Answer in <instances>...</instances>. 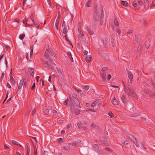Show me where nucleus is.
Masks as SVG:
<instances>
[{
	"mask_svg": "<svg viewBox=\"0 0 155 155\" xmlns=\"http://www.w3.org/2000/svg\"><path fill=\"white\" fill-rule=\"evenodd\" d=\"M69 98L70 103H74L76 105L78 104L79 100L76 94L73 93L71 95H70Z\"/></svg>",
	"mask_w": 155,
	"mask_h": 155,
	"instance_id": "nucleus-1",
	"label": "nucleus"
},
{
	"mask_svg": "<svg viewBox=\"0 0 155 155\" xmlns=\"http://www.w3.org/2000/svg\"><path fill=\"white\" fill-rule=\"evenodd\" d=\"M124 89L125 92L126 94L129 96H134L135 94V93L134 92L132 91L129 88L124 87Z\"/></svg>",
	"mask_w": 155,
	"mask_h": 155,
	"instance_id": "nucleus-2",
	"label": "nucleus"
},
{
	"mask_svg": "<svg viewBox=\"0 0 155 155\" xmlns=\"http://www.w3.org/2000/svg\"><path fill=\"white\" fill-rule=\"evenodd\" d=\"M42 64L46 67H48L49 68L52 70L54 69V68L50 65L48 61H43Z\"/></svg>",
	"mask_w": 155,
	"mask_h": 155,
	"instance_id": "nucleus-3",
	"label": "nucleus"
},
{
	"mask_svg": "<svg viewBox=\"0 0 155 155\" xmlns=\"http://www.w3.org/2000/svg\"><path fill=\"white\" fill-rule=\"evenodd\" d=\"M100 76L101 78L104 81H105L106 80V73L104 71H102V72L100 73Z\"/></svg>",
	"mask_w": 155,
	"mask_h": 155,
	"instance_id": "nucleus-4",
	"label": "nucleus"
},
{
	"mask_svg": "<svg viewBox=\"0 0 155 155\" xmlns=\"http://www.w3.org/2000/svg\"><path fill=\"white\" fill-rule=\"evenodd\" d=\"M127 70V72L128 74V77L130 79V81H131L133 79V75L132 73L129 70H127V69H126Z\"/></svg>",
	"mask_w": 155,
	"mask_h": 155,
	"instance_id": "nucleus-5",
	"label": "nucleus"
},
{
	"mask_svg": "<svg viewBox=\"0 0 155 155\" xmlns=\"http://www.w3.org/2000/svg\"><path fill=\"white\" fill-rule=\"evenodd\" d=\"M23 85V82L21 80L20 81V82L19 84L18 87V92H19V93H20L21 91V89L22 86Z\"/></svg>",
	"mask_w": 155,
	"mask_h": 155,
	"instance_id": "nucleus-6",
	"label": "nucleus"
},
{
	"mask_svg": "<svg viewBox=\"0 0 155 155\" xmlns=\"http://www.w3.org/2000/svg\"><path fill=\"white\" fill-rule=\"evenodd\" d=\"M70 110L71 112L72 113H73L75 111V109L73 103H70Z\"/></svg>",
	"mask_w": 155,
	"mask_h": 155,
	"instance_id": "nucleus-7",
	"label": "nucleus"
},
{
	"mask_svg": "<svg viewBox=\"0 0 155 155\" xmlns=\"http://www.w3.org/2000/svg\"><path fill=\"white\" fill-rule=\"evenodd\" d=\"M94 15H99V11L97 9V6L96 5L94 6Z\"/></svg>",
	"mask_w": 155,
	"mask_h": 155,
	"instance_id": "nucleus-8",
	"label": "nucleus"
},
{
	"mask_svg": "<svg viewBox=\"0 0 155 155\" xmlns=\"http://www.w3.org/2000/svg\"><path fill=\"white\" fill-rule=\"evenodd\" d=\"M132 5L134 7V8L135 10L138 9L139 10L140 9V7H137V5L135 2H134L132 3Z\"/></svg>",
	"mask_w": 155,
	"mask_h": 155,
	"instance_id": "nucleus-9",
	"label": "nucleus"
},
{
	"mask_svg": "<svg viewBox=\"0 0 155 155\" xmlns=\"http://www.w3.org/2000/svg\"><path fill=\"white\" fill-rule=\"evenodd\" d=\"M30 21L26 20H24L23 22L24 24L25 25V27H29L30 26H32V25L31 24H29L28 22L29 21Z\"/></svg>",
	"mask_w": 155,
	"mask_h": 155,
	"instance_id": "nucleus-10",
	"label": "nucleus"
},
{
	"mask_svg": "<svg viewBox=\"0 0 155 155\" xmlns=\"http://www.w3.org/2000/svg\"><path fill=\"white\" fill-rule=\"evenodd\" d=\"M45 57L47 58H48L49 59H50V57L49 56V50L47 49L45 51Z\"/></svg>",
	"mask_w": 155,
	"mask_h": 155,
	"instance_id": "nucleus-11",
	"label": "nucleus"
},
{
	"mask_svg": "<svg viewBox=\"0 0 155 155\" xmlns=\"http://www.w3.org/2000/svg\"><path fill=\"white\" fill-rule=\"evenodd\" d=\"M94 21L95 23L96 21H98L99 19V17L98 15H94Z\"/></svg>",
	"mask_w": 155,
	"mask_h": 155,
	"instance_id": "nucleus-12",
	"label": "nucleus"
},
{
	"mask_svg": "<svg viewBox=\"0 0 155 155\" xmlns=\"http://www.w3.org/2000/svg\"><path fill=\"white\" fill-rule=\"evenodd\" d=\"M10 80L11 82V83L13 84V85H15V81L14 79L12 77V73H11L10 74Z\"/></svg>",
	"mask_w": 155,
	"mask_h": 155,
	"instance_id": "nucleus-13",
	"label": "nucleus"
},
{
	"mask_svg": "<svg viewBox=\"0 0 155 155\" xmlns=\"http://www.w3.org/2000/svg\"><path fill=\"white\" fill-rule=\"evenodd\" d=\"M127 136L129 137L133 141L136 139L135 137L133 136L132 135L130 134H127Z\"/></svg>",
	"mask_w": 155,
	"mask_h": 155,
	"instance_id": "nucleus-14",
	"label": "nucleus"
},
{
	"mask_svg": "<svg viewBox=\"0 0 155 155\" xmlns=\"http://www.w3.org/2000/svg\"><path fill=\"white\" fill-rule=\"evenodd\" d=\"M91 58L92 57L91 55L87 56L85 58V59L87 62L89 63L91 61Z\"/></svg>",
	"mask_w": 155,
	"mask_h": 155,
	"instance_id": "nucleus-15",
	"label": "nucleus"
},
{
	"mask_svg": "<svg viewBox=\"0 0 155 155\" xmlns=\"http://www.w3.org/2000/svg\"><path fill=\"white\" fill-rule=\"evenodd\" d=\"M102 41L103 43V45L106 48L107 47V41L106 40V39L105 38H102Z\"/></svg>",
	"mask_w": 155,
	"mask_h": 155,
	"instance_id": "nucleus-16",
	"label": "nucleus"
},
{
	"mask_svg": "<svg viewBox=\"0 0 155 155\" xmlns=\"http://www.w3.org/2000/svg\"><path fill=\"white\" fill-rule=\"evenodd\" d=\"M67 55L69 58L70 60H71V61L73 62L74 61L72 57L71 52L70 51H68L67 53Z\"/></svg>",
	"mask_w": 155,
	"mask_h": 155,
	"instance_id": "nucleus-17",
	"label": "nucleus"
},
{
	"mask_svg": "<svg viewBox=\"0 0 155 155\" xmlns=\"http://www.w3.org/2000/svg\"><path fill=\"white\" fill-rule=\"evenodd\" d=\"M28 71L31 75L33 76L34 74V69L32 68H30L29 69Z\"/></svg>",
	"mask_w": 155,
	"mask_h": 155,
	"instance_id": "nucleus-18",
	"label": "nucleus"
},
{
	"mask_svg": "<svg viewBox=\"0 0 155 155\" xmlns=\"http://www.w3.org/2000/svg\"><path fill=\"white\" fill-rule=\"evenodd\" d=\"M64 27L63 30V33L64 34H66L68 31L66 25H65L64 26H63Z\"/></svg>",
	"mask_w": 155,
	"mask_h": 155,
	"instance_id": "nucleus-19",
	"label": "nucleus"
},
{
	"mask_svg": "<svg viewBox=\"0 0 155 155\" xmlns=\"http://www.w3.org/2000/svg\"><path fill=\"white\" fill-rule=\"evenodd\" d=\"M92 0H89L87 3L85 4V5L87 7H91V5Z\"/></svg>",
	"mask_w": 155,
	"mask_h": 155,
	"instance_id": "nucleus-20",
	"label": "nucleus"
},
{
	"mask_svg": "<svg viewBox=\"0 0 155 155\" xmlns=\"http://www.w3.org/2000/svg\"><path fill=\"white\" fill-rule=\"evenodd\" d=\"M121 99L123 103H126L127 101V99L125 97V96L124 94L121 97Z\"/></svg>",
	"mask_w": 155,
	"mask_h": 155,
	"instance_id": "nucleus-21",
	"label": "nucleus"
},
{
	"mask_svg": "<svg viewBox=\"0 0 155 155\" xmlns=\"http://www.w3.org/2000/svg\"><path fill=\"white\" fill-rule=\"evenodd\" d=\"M112 103L113 104L115 105L118 104V103L115 97H114L113 100L112 101Z\"/></svg>",
	"mask_w": 155,
	"mask_h": 155,
	"instance_id": "nucleus-22",
	"label": "nucleus"
},
{
	"mask_svg": "<svg viewBox=\"0 0 155 155\" xmlns=\"http://www.w3.org/2000/svg\"><path fill=\"white\" fill-rule=\"evenodd\" d=\"M12 143L14 145L19 146H20L21 147H22L21 145L19 144L18 143L17 141H16L14 140H12Z\"/></svg>",
	"mask_w": 155,
	"mask_h": 155,
	"instance_id": "nucleus-23",
	"label": "nucleus"
},
{
	"mask_svg": "<svg viewBox=\"0 0 155 155\" xmlns=\"http://www.w3.org/2000/svg\"><path fill=\"white\" fill-rule=\"evenodd\" d=\"M26 147L27 148V152L28 153L27 155H29L30 151V145L28 143H27L26 144Z\"/></svg>",
	"mask_w": 155,
	"mask_h": 155,
	"instance_id": "nucleus-24",
	"label": "nucleus"
},
{
	"mask_svg": "<svg viewBox=\"0 0 155 155\" xmlns=\"http://www.w3.org/2000/svg\"><path fill=\"white\" fill-rule=\"evenodd\" d=\"M121 4L122 5L124 6H126L128 5L127 2L126 1H121L120 2Z\"/></svg>",
	"mask_w": 155,
	"mask_h": 155,
	"instance_id": "nucleus-25",
	"label": "nucleus"
},
{
	"mask_svg": "<svg viewBox=\"0 0 155 155\" xmlns=\"http://www.w3.org/2000/svg\"><path fill=\"white\" fill-rule=\"evenodd\" d=\"M49 55H51L53 57H55V54L54 52L52 50H49Z\"/></svg>",
	"mask_w": 155,
	"mask_h": 155,
	"instance_id": "nucleus-26",
	"label": "nucleus"
},
{
	"mask_svg": "<svg viewBox=\"0 0 155 155\" xmlns=\"http://www.w3.org/2000/svg\"><path fill=\"white\" fill-rule=\"evenodd\" d=\"M114 24L116 26H119V24L118 23V21H117V20L116 18H114Z\"/></svg>",
	"mask_w": 155,
	"mask_h": 155,
	"instance_id": "nucleus-27",
	"label": "nucleus"
},
{
	"mask_svg": "<svg viewBox=\"0 0 155 155\" xmlns=\"http://www.w3.org/2000/svg\"><path fill=\"white\" fill-rule=\"evenodd\" d=\"M32 22L33 23V24L35 26V27H36L37 28H38L40 26L39 24L37 22H36L34 21V22Z\"/></svg>",
	"mask_w": 155,
	"mask_h": 155,
	"instance_id": "nucleus-28",
	"label": "nucleus"
},
{
	"mask_svg": "<svg viewBox=\"0 0 155 155\" xmlns=\"http://www.w3.org/2000/svg\"><path fill=\"white\" fill-rule=\"evenodd\" d=\"M87 31H88V32L89 34L90 35H92L94 34V32L93 31H92L89 28H87Z\"/></svg>",
	"mask_w": 155,
	"mask_h": 155,
	"instance_id": "nucleus-29",
	"label": "nucleus"
},
{
	"mask_svg": "<svg viewBox=\"0 0 155 155\" xmlns=\"http://www.w3.org/2000/svg\"><path fill=\"white\" fill-rule=\"evenodd\" d=\"M94 149L95 150L97 151L99 149V147L97 144H94Z\"/></svg>",
	"mask_w": 155,
	"mask_h": 155,
	"instance_id": "nucleus-30",
	"label": "nucleus"
},
{
	"mask_svg": "<svg viewBox=\"0 0 155 155\" xmlns=\"http://www.w3.org/2000/svg\"><path fill=\"white\" fill-rule=\"evenodd\" d=\"M97 103V101L96 100L94 101L91 105V106L92 107H94L96 105Z\"/></svg>",
	"mask_w": 155,
	"mask_h": 155,
	"instance_id": "nucleus-31",
	"label": "nucleus"
},
{
	"mask_svg": "<svg viewBox=\"0 0 155 155\" xmlns=\"http://www.w3.org/2000/svg\"><path fill=\"white\" fill-rule=\"evenodd\" d=\"M25 36V34H22L19 35V38L21 40H22L24 38Z\"/></svg>",
	"mask_w": 155,
	"mask_h": 155,
	"instance_id": "nucleus-32",
	"label": "nucleus"
},
{
	"mask_svg": "<svg viewBox=\"0 0 155 155\" xmlns=\"http://www.w3.org/2000/svg\"><path fill=\"white\" fill-rule=\"evenodd\" d=\"M74 112H75V114L78 115L80 113L81 111L78 109H77Z\"/></svg>",
	"mask_w": 155,
	"mask_h": 155,
	"instance_id": "nucleus-33",
	"label": "nucleus"
},
{
	"mask_svg": "<svg viewBox=\"0 0 155 155\" xmlns=\"http://www.w3.org/2000/svg\"><path fill=\"white\" fill-rule=\"evenodd\" d=\"M9 92H10V91H7L6 97H5V99L4 100V101L3 102V103H4L5 102V101L8 98V95L9 93Z\"/></svg>",
	"mask_w": 155,
	"mask_h": 155,
	"instance_id": "nucleus-34",
	"label": "nucleus"
},
{
	"mask_svg": "<svg viewBox=\"0 0 155 155\" xmlns=\"http://www.w3.org/2000/svg\"><path fill=\"white\" fill-rule=\"evenodd\" d=\"M78 38L80 39V40H83L84 41V40L82 37L81 36V35H78Z\"/></svg>",
	"mask_w": 155,
	"mask_h": 155,
	"instance_id": "nucleus-35",
	"label": "nucleus"
},
{
	"mask_svg": "<svg viewBox=\"0 0 155 155\" xmlns=\"http://www.w3.org/2000/svg\"><path fill=\"white\" fill-rule=\"evenodd\" d=\"M133 142H134L137 147H139L138 143L136 139L135 140H134Z\"/></svg>",
	"mask_w": 155,
	"mask_h": 155,
	"instance_id": "nucleus-36",
	"label": "nucleus"
},
{
	"mask_svg": "<svg viewBox=\"0 0 155 155\" xmlns=\"http://www.w3.org/2000/svg\"><path fill=\"white\" fill-rule=\"evenodd\" d=\"M116 31L118 33L119 36H120L121 33V31L120 29L117 28L116 29Z\"/></svg>",
	"mask_w": 155,
	"mask_h": 155,
	"instance_id": "nucleus-37",
	"label": "nucleus"
},
{
	"mask_svg": "<svg viewBox=\"0 0 155 155\" xmlns=\"http://www.w3.org/2000/svg\"><path fill=\"white\" fill-rule=\"evenodd\" d=\"M108 115L111 118H112L114 117V114L111 112L110 111L108 113Z\"/></svg>",
	"mask_w": 155,
	"mask_h": 155,
	"instance_id": "nucleus-38",
	"label": "nucleus"
},
{
	"mask_svg": "<svg viewBox=\"0 0 155 155\" xmlns=\"http://www.w3.org/2000/svg\"><path fill=\"white\" fill-rule=\"evenodd\" d=\"M83 89H84L86 91H87L88 90L89 88V86L88 85H86L85 86H83L82 87Z\"/></svg>",
	"mask_w": 155,
	"mask_h": 155,
	"instance_id": "nucleus-39",
	"label": "nucleus"
},
{
	"mask_svg": "<svg viewBox=\"0 0 155 155\" xmlns=\"http://www.w3.org/2000/svg\"><path fill=\"white\" fill-rule=\"evenodd\" d=\"M57 71L60 74H62V73L61 69L59 68H56Z\"/></svg>",
	"mask_w": 155,
	"mask_h": 155,
	"instance_id": "nucleus-40",
	"label": "nucleus"
},
{
	"mask_svg": "<svg viewBox=\"0 0 155 155\" xmlns=\"http://www.w3.org/2000/svg\"><path fill=\"white\" fill-rule=\"evenodd\" d=\"M77 126L80 129H81L82 128L81 124V123H78L77 124Z\"/></svg>",
	"mask_w": 155,
	"mask_h": 155,
	"instance_id": "nucleus-41",
	"label": "nucleus"
},
{
	"mask_svg": "<svg viewBox=\"0 0 155 155\" xmlns=\"http://www.w3.org/2000/svg\"><path fill=\"white\" fill-rule=\"evenodd\" d=\"M101 18H104V12L103 11V9H102L101 12Z\"/></svg>",
	"mask_w": 155,
	"mask_h": 155,
	"instance_id": "nucleus-42",
	"label": "nucleus"
},
{
	"mask_svg": "<svg viewBox=\"0 0 155 155\" xmlns=\"http://www.w3.org/2000/svg\"><path fill=\"white\" fill-rule=\"evenodd\" d=\"M30 18H31V21H32V22H34V20L33 15V14L32 13L31 14V15H30Z\"/></svg>",
	"mask_w": 155,
	"mask_h": 155,
	"instance_id": "nucleus-43",
	"label": "nucleus"
},
{
	"mask_svg": "<svg viewBox=\"0 0 155 155\" xmlns=\"http://www.w3.org/2000/svg\"><path fill=\"white\" fill-rule=\"evenodd\" d=\"M103 18H101L100 19V24L101 26H102L103 24Z\"/></svg>",
	"mask_w": 155,
	"mask_h": 155,
	"instance_id": "nucleus-44",
	"label": "nucleus"
},
{
	"mask_svg": "<svg viewBox=\"0 0 155 155\" xmlns=\"http://www.w3.org/2000/svg\"><path fill=\"white\" fill-rule=\"evenodd\" d=\"M69 100L68 98H67V99L65 100L64 101V103L66 105H68V102Z\"/></svg>",
	"mask_w": 155,
	"mask_h": 155,
	"instance_id": "nucleus-45",
	"label": "nucleus"
},
{
	"mask_svg": "<svg viewBox=\"0 0 155 155\" xmlns=\"http://www.w3.org/2000/svg\"><path fill=\"white\" fill-rule=\"evenodd\" d=\"M49 62L50 63L52 64H53L55 66L56 65L54 64V62L52 61V59H50V58L49 59Z\"/></svg>",
	"mask_w": 155,
	"mask_h": 155,
	"instance_id": "nucleus-46",
	"label": "nucleus"
},
{
	"mask_svg": "<svg viewBox=\"0 0 155 155\" xmlns=\"http://www.w3.org/2000/svg\"><path fill=\"white\" fill-rule=\"evenodd\" d=\"M5 76V74L4 73H2V74L1 76V77L0 78L1 80L2 81L3 78Z\"/></svg>",
	"mask_w": 155,
	"mask_h": 155,
	"instance_id": "nucleus-47",
	"label": "nucleus"
},
{
	"mask_svg": "<svg viewBox=\"0 0 155 155\" xmlns=\"http://www.w3.org/2000/svg\"><path fill=\"white\" fill-rule=\"evenodd\" d=\"M23 81L24 84V85L25 86V87L26 88L27 87V86L26 85V84L27 83L26 80V79H23Z\"/></svg>",
	"mask_w": 155,
	"mask_h": 155,
	"instance_id": "nucleus-48",
	"label": "nucleus"
},
{
	"mask_svg": "<svg viewBox=\"0 0 155 155\" xmlns=\"http://www.w3.org/2000/svg\"><path fill=\"white\" fill-rule=\"evenodd\" d=\"M137 2L139 5H142L143 4V2L141 0H138Z\"/></svg>",
	"mask_w": 155,
	"mask_h": 155,
	"instance_id": "nucleus-49",
	"label": "nucleus"
},
{
	"mask_svg": "<svg viewBox=\"0 0 155 155\" xmlns=\"http://www.w3.org/2000/svg\"><path fill=\"white\" fill-rule=\"evenodd\" d=\"M37 150L36 147L34 149V155H37Z\"/></svg>",
	"mask_w": 155,
	"mask_h": 155,
	"instance_id": "nucleus-50",
	"label": "nucleus"
},
{
	"mask_svg": "<svg viewBox=\"0 0 155 155\" xmlns=\"http://www.w3.org/2000/svg\"><path fill=\"white\" fill-rule=\"evenodd\" d=\"M142 21H143V24L144 25H145V24L147 23V21L146 19H143Z\"/></svg>",
	"mask_w": 155,
	"mask_h": 155,
	"instance_id": "nucleus-51",
	"label": "nucleus"
},
{
	"mask_svg": "<svg viewBox=\"0 0 155 155\" xmlns=\"http://www.w3.org/2000/svg\"><path fill=\"white\" fill-rule=\"evenodd\" d=\"M35 83L34 82L33 84V85L31 87V90H33L35 87Z\"/></svg>",
	"mask_w": 155,
	"mask_h": 155,
	"instance_id": "nucleus-52",
	"label": "nucleus"
},
{
	"mask_svg": "<svg viewBox=\"0 0 155 155\" xmlns=\"http://www.w3.org/2000/svg\"><path fill=\"white\" fill-rule=\"evenodd\" d=\"M136 40V41L139 42L140 41V39L139 38H138L136 36L135 37Z\"/></svg>",
	"mask_w": 155,
	"mask_h": 155,
	"instance_id": "nucleus-53",
	"label": "nucleus"
},
{
	"mask_svg": "<svg viewBox=\"0 0 155 155\" xmlns=\"http://www.w3.org/2000/svg\"><path fill=\"white\" fill-rule=\"evenodd\" d=\"M75 90L77 91V92L78 93H81L82 91L81 90H80V89H78L77 88H75Z\"/></svg>",
	"mask_w": 155,
	"mask_h": 155,
	"instance_id": "nucleus-54",
	"label": "nucleus"
},
{
	"mask_svg": "<svg viewBox=\"0 0 155 155\" xmlns=\"http://www.w3.org/2000/svg\"><path fill=\"white\" fill-rule=\"evenodd\" d=\"M64 147L65 149L66 150H69L70 149V147L69 146Z\"/></svg>",
	"mask_w": 155,
	"mask_h": 155,
	"instance_id": "nucleus-55",
	"label": "nucleus"
},
{
	"mask_svg": "<svg viewBox=\"0 0 155 155\" xmlns=\"http://www.w3.org/2000/svg\"><path fill=\"white\" fill-rule=\"evenodd\" d=\"M81 22H79L78 23V28H79V29H80L81 28Z\"/></svg>",
	"mask_w": 155,
	"mask_h": 155,
	"instance_id": "nucleus-56",
	"label": "nucleus"
},
{
	"mask_svg": "<svg viewBox=\"0 0 155 155\" xmlns=\"http://www.w3.org/2000/svg\"><path fill=\"white\" fill-rule=\"evenodd\" d=\"M111 78V75L110 74H109L108 75L107 78V80H110V79Z\"/></svg>",
	"mask_w": 155,
	"mask_h": 155,
	"instance_id": "nucleus-57",
	"label": "nucleus"
},
{
	"mask_svg": "<svg viewBox=\"0 0 155 155\" xmlns=\"http://www.w3.org/2000/svg\"><path fill=\"white\" fill-rule=\"evenodd\" d=\"M36 112V110L35 109H34L32 110V114L33 115H34V114Z\"/></svg>",
	"mask_w": 155,
	"mask_h": 155,
	"instance_id": "nucleus-58",
	"label": "nucleus"
},
{
	"mask_svg": "<svg viewBox=\"0 0 155 155\" xmlns=\"http://www.w3.org/2000/svg\"><path fill=\"white\" fill-rule=\"evenodd\" d=\"M144 2L146 4V5H149V4L148 3V0H143Z\"/></svg>",
	"mask_w": 155,
	"mask_h": 155,
	"instance_id": "nucleus-59",
	"label": "nucleus"
},
{
	"mask_svg": "<svg viewBox=\"0 0 155 155\" xmlns=\"http://www.w3.org/2000/svg\"><path fill=\"white\" fill-rule=\"evenodd\" d=\"M45 113L46 114L48 115L49 113V110L48 109H46L45 111Z\"/></svg>",
	"mask_w": 155,
	"mask_h": 155,
	"instance_id": "nucleus-60",
	"label": "nucleus"
},
{
	"mask_svg": "<svg viewBox=\"0 0 155 155\" xmlns=\"http://www.w3.org/2000/svg\"><path fill=\"white\" fill-rule=\"evenodd\" d=\"M27 0H23V4L22 6H24L25 5V4H26V1Z\"/></svg>",
	"mask_w": 155,
	"mask_h": 155,
	"instance_id": "nucleus-61",
	"label": "nucleus"
},
{
	"mask_svg": "<svg viewBox=\"0 0 155 155\" xmlns=\"http://www.w3.org/2000/svg\"><path fill=\"white\" fill-rule=\"evenodd\" d=\"M107 68V67H104L102 68V70L103 71H104Z\"/></svg>",
	"mask_w": 155,
	"mask_h": 155,
	"instance_id": "nucleus-62",
	"label": "nucleus"
},
{
	"mask_svg": "<svg viewBox=\"0 0 155 155\" xmlns=\"http://www.w3.org/2000/svg\"><path fill=\"white\" fill-rule=\"evenodd\" d=\"M15 21L17 22L18 23H19L20 21L19 19H18L17 18L15 19Z\"/></svg>",
	"mask_w": 155,
	"mask_h": 155,
	"instance_id": "nucleus-63",
	"label": "nucleus"
},
{
	"mask_svg": "<svg viewBox=\"0 0 155 155\" xmlns=\"http://www.w3.org/2000/svg\"><path fill=\"white\" fill-rule=\"evenodd\" d=\"M62 139L61 138H60L58 139V142L60 143V142H61L62 141Z\"/></svg>",
	"mask_w": 155,
	"mask_h": 155,
	"instance_id": "nucleus-64",
	"label": "nucleus"
}]
</instances>
